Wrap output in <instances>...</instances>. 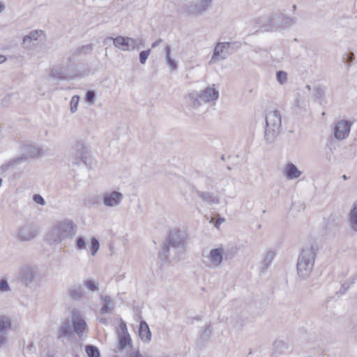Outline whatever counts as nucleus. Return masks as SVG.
I'll return each instance as SVG.
<instances>
[{
    "label": "nucleus",
    "mask_w": 357,
    "mask_h": 357,
    "mask_svg": "<svg viewBox=\"0 0 357 357\" xmlns=\"http://www.w3.org/2000/svg\"><path fill=\"white\" fill-rule=\"evenodd\" d=\"M314 96L316 100H323L325 97L324 89L320 86H315L314 89Z\"/></svg>",
    "instance_id": "obj_40"
},
{
    "label": "nucleus",
    "mask_w": 357,
    "mask_h": 357,
    "mask_svg": "<svg viewBox=\"0 0 357 357\" xmlns=\"http://www.w3.org/2000/svg\"><path fill=\"white\" fill-rule=\"evenodd\" d=\"M319 247H305L298 257L297 274L301 280H306L311 274Z\"/></svg>",
    "instance_id": "obj_2"
},
{
    "label": "nucleus",
    "mask_w": 357,
    "mask_h": 357,
    "mask_svg": "<svg viewBox=\"0 0 357 357\" xmlns=\"http://www.w3.org/2000/svg\"><path fill=\"white\" fill-rule=\"evenodd\" d=\"M43 34V31L41 30H36L31 31L29 35H26L23 38V43L25 45L28 42L32 40H37L38 38Z\"/></svg>",
    "instance_id": "obj_35"
},
{
    "label": "nucleus",
    "mask_w": 357,
    "mask_h": 357,
    "mask_svg": "<svg viewBox=\"0 0 357 357\" xmlns=\"http://www.w3.org/2000/svg\"><path fill=\"white\" fill-rule=\"evenodd\" d=\"M340 224V217L337 215H331L328 218V222L326 225V228H329L331 226L335 227H338Z\"/></svg>",
    "instance_id": "obj_39"
},
{
    "label": "nucleus",
    "mask_w": 357,
    "mask_h": 357,
    "mask_svg": "<svg viewBox=\"0 0 357 357\" xmlns=\"http://www.w3.org/2000/svg\"><path fill=\"white\" fill-rule=\"evenodd\" d=\"M73 159L72 161L74 165H80L81 163L87 165V151L83 143L77 142L74 146Z\"/></svg>",
    "instance_id": "obj_11"
},
{
    "label": "nucleus",
    "mask_w": 357,
    "mask_h": 357,
    "mask_svg": "<svg viewBox=\"0 0 357 357\" xmlns=\"http://www.w3.org/2000/svg\"><path fill=\"white\" fill-rule=\"evenodd\" d=\"M77 225L71 220H61L50 230L47 240L50 243L59 244L63 241L72 238L76 234Z\"/></svg>",
    "instance_id": "obj_1"
},
{
    "label": "nucleus",
    "mask_w": 357,
    "mask_h": 357,
    "mask_svg": "<svg viewBox=\"0 0 357 357\" xmlns=\"http://www.w3.org/2000/svg\"><path fill=\"white\" fill-rule=\"evenodd\" d=\"M79 98L78 96H73L70 100V111L72 113H75L77 110V106L79 103Z\"/></svg>",
    "instance_id": "obj_45"
},
{
    "label": "nucleus",
    "mask_w": 357,
    "mask_h": 357,
    "mask_svg": "<svg viewBox=\"0 0 357 357\" xmlns=\"http://www.w3.org/2000/svg\"><path fill=\"white\" fill-rule=\"evenodd\" d=\"M282 130V119L280 112L277 109L270 111L266 116V127L264 140L268 144L273 143L280 135Z\"/></svg>",
    "instance_id": "obj_3"
},
{
    "label": "nucleus",
    "mask_w": 357,
    "mask_h": 357,
    "mask_svg": "<svg viewBox=\"0 0 357 357\" xmlns=\"http://www.w3.org/2000/svg\"><path fill=\"white\" fill-rule=\"evenodd\" d=\"M250 24L252 25L253 32L261 31L271 32L269 14L259 16L250 21Z\"/></svg>",
    "instance_id": "obj_14"
},
{
    "label": "nucleus",
    "mask_w": 357,
    "mask_h": 357,
    "mask_svg": "<svg viewBox=\"0 0 357 357\" xmlns=\"http://www.w3.org/2000/svg\"><path fill=\"white\" fill-rule=\"evenodd\" d=\"M7 60L6 57L4 55L0 54V64L3 63Z\"/></svg>",
    "instance_id": "obj_62"
},
{
    "label": "nucleus",
    "mask_w": 357,
    "mask_h": 357,
    "mask_svg": "<svg viewBox=\"0 0 357 357\" xmlns=\"http://www.w3.org/2000/svg\"><path fill=\"white\" fill-rule=\"evenodd\" d=\"M131 337L130 335H119V348L120 349H124L127 346H132Z\"/></svg>",
    "instance_id": "obj_34"
},
{
    "label": "nucleus",
    "mask_w": 357,
    "mask_h": 357,
    "mask_svg": "<svg viewBox=\"0 0 357 357\" xmlns=\"http://www.w3.org/2000/svg\"><path fill=\"white\" fill-rule=\"evenodd\" d=\"M241 47L239 41L218 43L213 50L210 62L223 60Z\"/></svg>",
    "instance_id": "obj_5"
},
{
    "label": "nucleus",
    "mask_w": 357,
    "mask_h": 357,
    "mask_svg": "<svg viewBox=\"0 0 357 357\" xmlns=\"http://www.w3.org/2000/svg\"><path fill=\"white\" fill-rule=\"evenodd\" d=\"M86 245L85 244V238L79 236L76 240V245Z\"/></svg>",
    "instance_id": "obj_53"
},
{
    "label": "nucleus",
    "mask_w": 357,
    "mask_h": 357,
    "mask_svg": "<svg viewBox=\"0 0 357 357\" xmlns=\"http://www.w3.org/2000/svg\"><path fill=\"white\" fill-rule=\"evenodd\" d=\"M93 50V45L91 44L82 45L81 47H77L73 52V57L79 56L81 55H87L92 52Z\"/></svg>",
    "instance_id": "obj_30"
},
{
    "label": "nucleus",
    "mask_w": 357,
    "mask_h": 357,
    "mask_svg": "<svg viewBox=\"0 0 357 357\" xmlns=\"http://www.w3.org/2000/svg\"><path fill=\"white\" fill-rule=\"evenodd\" d=\"M5 335L6 334H2V333H1V335H0V348L2 346L5 345L6 343L7 342V338Z\"/></svg>",
    "instance_id": "obj_54"
},
{
    "label": "nucleus",
    "mask_w": 357,
    "mask_h": 357,
    "mask_svg": "<svg viewBox=\"0 0 357 357\" xmlns=\"http://www.w3.org/2000/svg\"><path fill=\"white\" fill-rule=\"evenodd\" d=\"M355 59L356 56L353 52H349L342 56V61L347 63V68H349L352 66Z\"/></svg>",
    "instance_id": "obj_37"
},
{
    "label": "nucleus",
    "mask_w": 357,
    "mask_h": 357,
    "mask_svg": "<svg viewBox=\"0 0 357 357\" xmlns=\"http://www.w3.org/2000/svg\"><path fill=\"white\" fill-rule=\"evenodd\" d=\"M271 32L289 27L296 23V18L290 17L277 11L269 14Z\"/></svg>",
    "instance_id": "obj_7"
},
{
    "label": "nucleus",
    "mask_w": 357,
    "mask_h": 357,
    "mask_svg": "<svg viewBox=\"0 0 357 357\" xmlns=\"http://www.w3.org/2000/svg\"><path fill=\"white\" fill-rule=\"evenodd\" d=\"M100 301L102 302L100 308L101 314H107L114 307L113 300L111 296L100 295Z\"/></svg>",
    "instance_id": "obj_28"
},
{
    "label": "nucleus",
    "mask_w": 357,
    "mask_h": 357,
    "mask_svg": "<svg viewBox=\"0 0 357 357\" xmlns=\"http://www.w3.org/2000/svg\"><path fill=\"white\" fill-rule=\"evenodd\" d=\"M96 100V91L93 90H89L86 93L85 96V100L87 102L89 105L94 104Z\"/></svg>",
    "instance_id": "obj_42"
},
{
    "label": "nucleus",
    "mask_w": 357,
    "mask_h": 357,
    "mask_svg": "<svg viewBox=\"0 0 357 357\" xmlns=\"http://www.w3.org/2000/svg\"><path fill=\"white\" fill-rule=\"evenodd\" d=\"M43 154V151L33 145L31 144H24L22 146V155L20 157L12 159L7 163L2 165L0 167V174H3L7 169L16 164L20 163L28 158H33L38 156H40Z\"/></svg>",
    "instance_id": "obj_4"
},
{
    "label": "nucleus",
    "mask_w": 357,
    "mask_h": 357,
    "mask_svg": "<svg viewBox=\"0 0 357 357\" xmlns=\"http://www.w3.org/2000/svg\"><path fill=\"white\" fill-rule=\"evenodd\" d=\"M276 79L280 84H284L287 79V73L283 70H279L276 73Z\"/></svg>",
    "instance_id": "obj_43"
},
{
    "label": "nucleus",
    "mask_w": 357,
    "mask_h": 357,
    "mask_svg": "<svg viewBox=\"0 0 357 357\" xmlns=\"http://www.w3.org/2000/svg\"><path fill=\"white\" fill-rule=\"evenodd\" d=\"M86 352L88 357H100L99 349L97 347L92 344L86 346Z\"/></svg>",
    "instance_id": "obj_36"
},
{
    "label": "nucleus",
    "mask_w": 357,
    "mask_h": 357,
    "mask_svg": "<svg viewBox=\"0 0 357 357\" xmlns=\"http://www.w3.org/2000/svg\"><path fill=\"white\" fill-rule=\"evenodd\" d=\"M50 75L57 80H70L75 77L76 73L74 72L73 66L68 65L52 69Z\"/></svg>",
    "instance_id": "obj_10"
},
{
    "label": "nucleus",
    "mask_w": 357,
    "mask_h": 357,
    "mask_svg": "<svg viewBox=\"0 0 357 357\" xmlns=\"http://www.w3.org/2000/svg\"><path fill=\"white\" fill-rule=\"evenodd\" d=\"M15 98L16 99V95L15 94H8L6 95L2 100H1V105L3 107H8L11 103L13 99Z\"/></svg>",
    "instance_id": "obj_44"
},
{
    "label": "nucleus",
    "mask_w": 357,
    "mask_h": 357,
    "mask_svg": "<svg viewBox=\"0 0 357 357\" xmlns=\"http://www.w3.org/2000/svg\"><path fill=\"white\" fill-rule=\"evenodd\" d=\"M90 245H100L98 240L96 237H93Z\"/></svg>",
    "instance_id": "obj_59"
},
{
    "label": "nucleus",
    "mask_w": 357,
    "mask_h": 357,
    "mask_svg": "<svg viewBox=\"0 0 357 357\" xmlns=\"http://www.w3.org/2000/svg\"><path fill=\"white\" fill-rule=\"evenodd\" d=\"M196 193L197 196L205 203H207L210 205L218 204L220 202L218 197L213 192L197 190Z\"/></svg>",
    "instance_id": "obj_21"
},
{
    "label": "nucleus",
    "mask_w": 357,
    "mask_h": 357,
    "mask_svg": "<svg viewBox=\"0 0 357 357\" xmlns=\"http://www.w3.org/2000/svg\"><path fill=\"white\" fill-rule=\"evenodd\" d=\"M33 200L36 204H38L41 206H44L45 204V201L44 198L39 194H35L33 196Z\"/></svg>",
    "instance_id": "obj_50"
},
{
    "label": "nucleus",
    "mask_w": 357,
    "mask_h": 357,
    "mask_svg": "<svg viewBox=\"0 0 357 357\" xmlns=\"http://www.w3.org/2000/svg\"><path fill=\"white\" fill-rule=\"evenodd\" d=\"M123 197V196L121 192L114 190L104 195L103 203L107 206H116L120 204Z\"/></svg>",
    "instance_id": "obj_15"
},
{
    "label": "nucleus",
    "mask_w": 357,
    "mask_h": 357,
    "mask_svg": "<svg viewBox=\"0 0 357 357\" xmlns=\"http://www.w3.org/2000/svg\"><path fill=\"white\" fill-rule=\"evenodd\" d=\"M236 247H230L226 250H224L225 260L232 259L236 255Z\"/></svg>",
    "instance_id": "obj_41"
},
{
    "label": "nucleus",
    "mask_w": 357,
    "mask_h": 357,
    "mask_svg": "<svg viewBox=\"0 0 357 357\" xmlns=\"http://www.w3.org/2000/svg\"><path fill=\"white\" fill-rule=\"evenodd\" d=\"M100 247H90V252L92 256H95Z\"/></svg>",
    "instance_id": "obj_57"
},
{
    "label": "nucleus",
    "mask_w": 357,
    "mask_h": 357,
    "mask_svg": "<svg viewBox=\"0 0 357 357\" xmlns=\"http://www.w3.org/2000/svg\"><path fill=\"white\" fill-rule=\"evenodd\" d=\"M99 321H100V323L103 324H107V320L106 318H100L99 319Z\"/></svg>",
    "instance_id": "obj_63"
},
{
    "label": "nucleus",
    "mask_w": 357,
    "mask_h": 357,
    "mask_svg": "<svg viewBox=\"0 0 357 357\" xmlns=\"http://www.w3.org/2000/svg\"><path fill=\"white\" fill-rule=\"evenodd\" d=\"M18 275L22 283L27 287H31L40 279V269L36 265L24 264L19 269Z\"/></svg>",
    "instance_id": "obj_6"
},
{
    "label": "nucleus",
    "mask_w": 357,
    "mask_h": 357,
    "mask_svg": "<svg viewBox=\"0 0 357 357\" xmlns=\"http://www.w3.org/2000/svg\"><path fill=\"white\" fill-rule=\"evenodd\" d=\"M165 59L167 58V56H171V47L169 45H166L165 46Z\"/></svg>",
    "instance_id": "obj_55"
},
{
    "label": "nucleus",
    "mask_w": 357,
    "mask_h": 357,
    "mask_svg": "<svg viewBox=\"0 0 357 357\" xmlns=\"http://www.w3.org/2000/svg\"><path fill=\"white\" fill-rule=\"evenodd\" d=\"M357 280V274H354L351 278H349L347 281L351 284H353Z\"/></svg>",
    "instance_id": "obj_58"
},
{
    "label": "nucleus",
    "mask_w": 357,
    "mask_h": 357,
    "mask_svg": "<svg viewBox=\"0 0 357 357\" xmlns=\"http://www.w3.org/2000/svg\"><path fill=\"white\" fill-rule=\"evenodd\" d=\"M179 249L180 248H176L174 250V252H170L169 254H168V255H174V260H176L178 258V253L179 252Z\"/></svg>",
    "instance_id": "obj_56"
},
{
    "label": "nucleus",
    "mask_w": 357,
    "mask_h": 357,
    "mask_svg": "<svg viewBox=\"0 0 357 357\" xmlns=\"http://www.w3.org/2000/svg\"><path fill=\"white\" fill-rule=\"evenodd\" d=\"M138 333L140 339L144 342H149L151 339V332L149 325L144 320L140 321Z\"/></svg>",
    "instance_id": "obj_22"
},
{
    "label": "nucleus",
    "mask_w": 357,
    "mask_h": 357,
    "mask_svg": "<svg viewBox=\"0 0 357 357\" xmlns=\"http://www.w3.org/2000/svg\"><path fill=\"white\" fill-rule=\"evenodd\" d=\"M73 326L70 324V321L68 320L63 323L59 328L58 338L70 337L73 334Z\"/></svg>",
    "instance_id": "obj_27"
},
{
    "label": "nucleus",
    "mask_w": 357,
    "mask_h": 357,
    "mask_svg": "<svg viewBox=\"0 0 357 357\" xmlns=\"http://www.w3.org/2000/svg\"><path fill=\"white\" fill-rule=\"evenodd\" d=\"M10 289L8 282L6 279L3 278L0 280V291L6 292Z\"/></svg>",
    "instance_id": "obj_49"
},
{
    "label": "nucleus",
    "mask_w": 357,
    "mask_h": 357,
    "mask_svg": "<svg viewBox=\"0 0 357 357\" xmlns=\"http://www.w3.org/2000/svg\"><path fill=\"white\" fill-rule=\"evenodd\" d=\"M201 98L202 96L199 92L193 91L185 96V100L188 107H190L193 109H197L203 102V100L201 99Z\"/></svg>",
    "instance_id": "obj_16"
},
{
    "label": "nucleus",
    "mask_w": 357,
    "mask_h": 357,
    "mask_svg": "<svg viewBox=\"0 0 357 357\" xmlns=\"http://www.w3.org/2000/svg\"><path fill=\"white\" fill-rule=\"evenodd\" d=\"M151 52V49L147 50H143L139 52V60L142 64H144L147 60V58Z\"/></svg>",
    "instance_id": "obj_47"
},
{
    "label": "nucleus",
    "mask_w": 357,
    "mask_h": 357,
    "mask_svg": "<svg viewBox=\"0 0 357 357\" xmlns=\"http://www.w3.org/2000/svg\"><path fill=\"white\" fill-rule=\"evenodd\" d=\"M107 39L113 40L115 47L123 51L129 50L130 46H131L132 49H135L136 47V40L132 38L119 36L116 38L108 37Z\"/></svg>",
    "instance_id": "obj_12"
},
{
    "label": "nucleus",
    "mask_w": 357,
    "mask_h": 357,
    "mask_svg": "<svg viewBox=\"0 0 357 357\" xmlns=\"http://www.w3.org/2000/svg\"><path fill=\"white\" fill-rule=\"evenodd\" d=\"M202 257H204L202 261L206 266L210 267L213 265L215 267H219L225 259L224 250L222 247H218L212 249L207 254H205L204 250Z\"/></svg>",
    "instance_id": "obj_9"
},
{
    "label": "nucleus",
    "mask_w": 357,
    "mask_h": 357,
    "mask_svg": "<svg viewBox=\"0 0 357 357\" xmlns=\"http://www.w3.org/2000/svg\"><path fill=\"white\" fill-rule=\"evenodd\" d=\"M165 60L171 71L176 70L178 68L176 61L172 56H167Z\"/></svg>",
    "instance_id": "obj_46"
},
{
    "label": "nucleus",
    "mask_w": 357,
    "mask_h": 357,
    "mask_svg": "<svg viewBox=\"0 0 357 357\" xmlns=\"http://www.w3.org/2000/svg\"><path fill=\"white\" fill-rule=\"evenodd\" d=\"M347 221L351 231L357 232V200L353 203L347 214Z\"/></svg>",
    "instance_id": "obj_19"
},
{
    "label": "nucleus",
    "mask_w": 357,
    "mask_h": 357,
    "mask_svg": "<svg viewBox=\"0 0 357 357\" xmlns=\"http://www.w3.org/2000/svg\"><path fill=\"white\" fill-rule=\"evenodd\" d=\"M273 349L275 352L282 354L287 349V346L282 340H275L273 343Z\"/></svg>",
    "instance_id": "obj_38"
},
{
    "label": "nucleus",
    "mask_w": 357,
    "mask_h": 357,
    "mask_svg": "<svg viewBox=\"0 0 357 357\" xmlns=\"http://www.w3.org/2000/svg\"><path fill=\"white\" fill-rule=\"evenodd\" d=\"M351 284L347 280L345 281L342 284V287H340V293L341 294H344L346 293L347 290L349 288V287L351 286Z\"/></svg>",
    "instance_id": "obj_51"
},
{
    "label": "nucleus",
    "mask_w": 357,
    "mask_h": 357,
    "mask_svg": "<svg viewBox=\"0 0 357 357\" xmlns=\"http://www.w3.org/2000/svg\"><path fill=\"white\" fill-rule=\"evenodd\" d=\"M184 247H162V250L158 252V257L162 262L174 261V255H168L170 252H174L176 248H183Z\"/></svg>",
    "instance_id": "obj_24"
},
{
    "label": "nucleus",
    "mask_w": 357,
    "mask_h": 357,
    "mask_svg": "<svg viewBox=\"0 0 357 357\" xmlns=\"http://www.w3.org/2000/svg\"><path fill=\"white\" fill-rule=\"evenodd\" d=\"M11 321L6 315L0 316V333L7 334L8 330L11 328Z\"/></svg>",
    "instance_id": "obj_31"
},
{
    "label": "nucleus",
    "mask_w": 357,
    "mask_h": 357,
    "mask_svg": "<svg viewBox=\"0 0 357 357\" xmlns=\"http://www.w3.org/2000/svg\"><path fill=\"white\" fill-rule=\"evenodd\" d=\"M225 221V219L224 218H219L218 220H216L215 223V227L218 228L220 225Z\"/></svg>",
    "instance_id": "obj_61"
},
{
    "label": "nucleus",
    "mask_w": 357,
    "mask_h": 357,
    "mask_svg": "<svg viewBox=\"0 0 357 357\" xmlns=\"http://www.w3.org/2000/svg\"><path fill=\"white\" fill-rule=\"evenodd\" d=\"M188 243L186 231L180 229H170L166 241L162 245H185Z\"/></svg>",
    "instance_id": "obj_8"
},
{
    "label": "nucleus",
    "mask_w": 357,
    "mask_h": 357,
    "mask_svg": "<svg viewBox=\"0 0 357 357\" xmlns=\"http://www.w3.org/2000/svg\"><path fill=\"white\" fill-rule=\"evenodd\" d=\"M351 123L346 120L337 122L333 128V135L337 139H345L350 132Z\"/></svg>",
    "instance_id": "obj_13"
},
{
    "label": "nucleus",
    "mask_w": 357,
    "mask_h": 357,
    "mask_svg": "<svg viewBox=\"0 0 357 357\" xmlns=\"http://www.w3.org/2000/svg\"><path fill=\"white\" fill-rule=\"evenodd\" d=\"M130 357H143L139 353L131 354Z\"/></svg>",
    "instance_id": "obj_64"
},
{
    "label": "nucleus",
    "mask_w": 357,
    "mask_h": 357,
    "mask_svg": "<svg viewBox=\"0 0 357 357\" xmlns=\"http://www.w3.org/2000/svg\"><path fill=\"white\" fill-rule=\"evenodd\" d=\"M302 172L298 170L296 165L292 162H289L286 165L284 174L288 179L292 180L300 177Z\"/></svg>",
    "instance_id": "obj_23"
},
{
    "label": "nucleus",
    "mask_w": 357,
    "mask_h": 357,
    "mask_svg": "<svg viewBox=\"0 0 357 357\" xmlns=\"http://www.w3.org/2000/svg\"><path fill=\"white\" fill-rule=\"evenodd\" d=\"M119 329H120V332L119 333L118 335H130L128 331L126 324L123 320H121V321L119 323Z\"/></svg>",
    "instance_id": "obj_48"
},
{
    "label": "nucleus",
    "mask_w": 357,
    "mask_h": 357,
    "mask_svg": "<svg viewBox=\"0 0 357 357\" xmlns=\"http://www.w3.org/2000/svg\"><path fill=\"white\" fill-rule=\"evenodd\" d=\"M73 331L78 335H81L87 327L86 321L79 317L74 318L72 322Z\"/></svg>",
    "instance_id": "obj_26"
},
{
    "label": "nucleus",
    "mask_w": 357,
    "mask_h": 357,
    "mask_svg": "<svg viewBox=\"0 0 357 357\" xmlns=\"http://www.w3.org/2000/svg\"><path fill=\"white\" fill-rule=\"evenodd\" d=\"M26 351L31 353V354H33L35 353L36 351V347L34 346V344L33 342H31L26 347Z\"/></svg>",
    "instance_id": "obj_52"
},
{
    "label": "nucleus",
    "mask_w": 357,
    "mask_h": 357,
    "mask_svg": "<svg viewBox=\"0 0 357 357\" xmlns=\"http://www.w3.org/2000/svg\"><path fill=\"white\" fill-rule=\"evenodd\" d=\"M203 4L201 1H197V3H190L184 8V13L189 16H197L202 15L207 11L208 8L204 9L201 7Z\"/></svg>",
    "instance_id": "obj_17"
},
{
    "label": "nucleus",
    "mask_w": 357,
    "mask_h": 357,
    "mask_svg": "<svg viewBox=\"0 0 357 357\" xmlns=\"http://www.w3.org/2000/svg\"><path fill=\"white\" fill-rule=\"evenodd\" d=\"M86 289L91 292H98L99 291V284L93 279H87L83 281Z\"/></svg>",
    "instance_id": "obj_33"
},
{
    "label": "nucleus",
    "mask_w": 357,
    "mask_h": 357,
    "mask_svg": "<svg viewBox=\"0 0 357 357\" xmlns=\"http://www.w3.org/2000/svg\"><path fill=\"white\" fill-rule=\"evenodd\" d=\"M211 329L210 324L206 326L204 330L202 332L199 337V342L202 346H205L210 339Z\"/></svg>",
    "instance_id": "obj_32"
},
{
    "label": "nucleus",
    "mask_w": 357,
    "mask_h": 357,
    "mask_svg": "<svg viewBox=\"0 0 357 357\" xmlns=\"http://www.w3.org/2000/svg\"><path fill=\"white\" fill-rule=\"evenodd\" d=\"M275 255V251L273 250L268 251L266 253L265 257L262 260V264L260 267L261 273H264L267 271L268 268L271 265Z\"/></svg>",
    "instance_id": "obj_29"
},
{
    "label": "nucleus",
    "mask_w": 357,
    "mask_h": 357,
    "mask_svg": "<svg viewBox=\"0 0 357 357\" xmlns=\"http://www.w3.org/2000/svg\"><path fill=\"white\" fill-rule=\"evenodd\" d=\"M201 94V99L203 102H210L215 101L219 96V92L213 87L208 86L204 90L199 92Z\"/></svg>",
    "instance_id": "obj_20"
},
{
    "label": "nucleus",
    "mask_w": 357,
    "mask_h": 357,
    "mask_svg": "<svg viewBox=\"0 0 357 357\" xmlns=\"http://www.w3.org/2000/svg\"><path fill=\"white\" fill-rule=\"evenodd\" d=\"M162 42V40L161 38L158 39L156 41H155L151 45V47L155 48V47H158Z\"/></svg>",
    "instance_id": "obj_60"
},
{
    "label": "nucleus",
    "mask_w": 357,
    "mask_h": 357,
    "mask_svg": "<svg viewBox=\"0 0 357 357\" xmlns=\"http://www.w3.org/2000/svg\"><path fill=\"white\" fill-rule=\"evenodd\" d=\"M85 295L86 292L81 285L74 284L69 289V296L73 300L79 301Z\"/></svg>",
    "instance_id": "obj_25"
},
{
    "label": "nucleus",
    "mask_w": 357,
    "mask_h": 357,
    "mask_svg": "<svg viewBox=\"0 0 357 357\" xmlns=\"http://www.w3.org/2000/svg\"><path fill=\"white\" fill-rule=\"evenodd\" d=\"M36 227L33 224H26L20 229L19 236L24 241H30L36 236Z\"/></svg>",
    "instance_id": "obj_18"
}]
</instances>
